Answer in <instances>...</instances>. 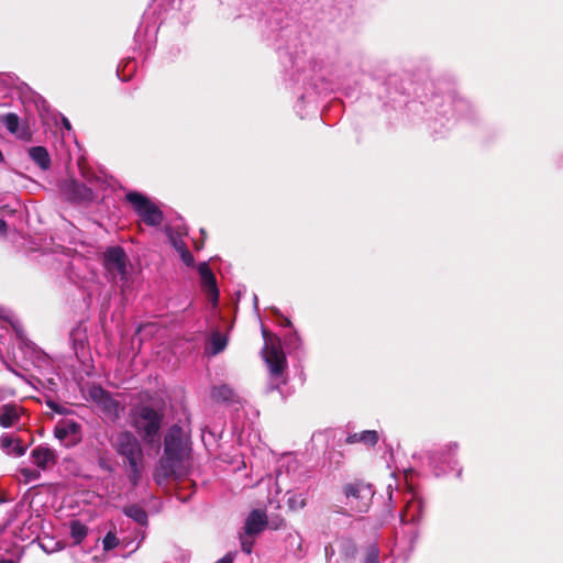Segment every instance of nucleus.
I'll return each instance as SVG.
<instances>
[{
    "mask_svg": "<svg viewBox=\"0 0 563 563\" xmlns=\"http://www.w3.org/2000/svg\"><path fill=\"white\" fill-rule=\"evenodd\" d=\"M1 122L4 124L7 130L16 137L21 140H27L30 137L29 129L20 124V119L15 113H8L3 115Z\"/></svg>",
    "mask_w": 563,
    "mask_h": 563,
    "instance_id": "obj_16",
    "label": "nucleus"
},
{
    "mask_svg": "<svg viewBox=\"0 0 563 563\" xmlns=\"http://www.w3.org/2000/svg\"><path fill=\"white\" fill-rule=\"evenodd\" d=\"M21 474L26 481H33L40 477V473L37 471L27 467L21 468Z\"/></svg>",
    "mask_w": 563,
    "mask_h": 563,
    "instance_id": "obj_30",
    "label": "nucleus"
},
{
    "mask_svg": "<svg viewBox=\"0 0 563 563\" xmlns=\"http://www.w3.org/2000/svg\"><path fill=\"white\" fill-rule=\"evenodd\" d=\"M187 456V444L183 429L178 426L169 428L164 441V454L161 457L155 471V482L162 485L172 477L185 475V459Z\"/></svg>",
    "mask_w": 563,
    "mask_h": 563,
    "instance_id": "obj_1",
    "label": "nucleus"
},
{
    "mask_svg": "<svg viewBox=\"0 0 563 563\" xmlns=\"http://www.w3.org/2000/svg\"><path fill=\"white\" fill-rule=\"evenodd\" d=\"M262 333L265 339V346L263 349L264 360L268 365L272 377L278 379L287 366L286 356L279 345L273 342L272 339H268L266 329L263 328Z\"/></svg>",
    "mask_w": 563,
    "mask_h": 563,
    "instance_id": "obj_6",
    "label": "nucleus"
},
{
    "mask_svg": "<svg viewBox=\"0 0 563 563\" xmlns=\"http://www.w3.org/2000/svg\"><path fill=\"white\" fill-rule=\"evenodd\" d=\"M198 273L200 275L201 285L207 294L209 300L216 305L219 299V291L217 287V282L213 273L211 272L209 265L207 263H201L198 266Z\"/></svg>",
    "mask_w": 563,
    "mask_h": 563,
    "instance_id": "obj_11",
    "label": "nucleus"
},
{
    "mask_svg": "<svg viewBox=\"0 0 563 563\" xmlns=\"http://www.w3.org/2000/svg\"><path fill=\"white\" fill-rule=\"evenodd\" d=\"M90 396L110 419H117L121 416L123 407L101 387H93L90 390Z\"/></svg>",
    "mask_w": 563,
    "mask_h": 563,
    "instance_id": "obj_9",
    "label": "nucleus"
},
{
    "mask_svg": "<svg viewBox=\"0 0 563 563\" xmlns=\"http://www.w3.org/2000/svg\"><path fill=\"white\" fill-rule=\"evenodd\" d=\"M234 555L232 553L225 554L223 558L219 559L216 563H233Z\"/></svg>",
    "mask_w": 563,
    "mask_h": 563,
    "instance_id": "obj_31",
    "label": "nucleus"
},
{
    "mask_svg": "<svg viewBox=\"0 0 563 563\" xmlns=\"http://www.w3.org/2000/svg\"><path fill=\"white\" fill-rule=\"evenodd\" d=\"M346 442H347V443H356V442H361L360 433H353V434H350V435L346 438Z\"/></svg>",
    "mask_w": 563,
    "mask_h": 563,
    "instance_id": "obj_32",
    "label": "nucleus"
},
{
    "mask_svg": "<svg viewBox=\"0 0 563 563\" xmlns=\"http://www.w3.org/2000/svg\"><path fill=\"white\" fill-rule=\"evenodd\" d=\"M0 563H13L12 560H0Z\"/></svg>",
    "mask_w": 563,
    "mask_h": 563,
    "instance_id": "obj_39",
    "label": "nucleus"
},
{
    "mask_svg": "<svg viewBox=\"0 0 563 563\" xmlns=\"http://www.w3.org/2000/svg\"><path fill=\"white\" fill-rule=\"evenodd\" d=\"M119 545V539L117 538L115 533L112 531H109L103 540H102V547L104 551L113 550Z\"/></svg>",
    "mask_w": 563,
    "mask_h": 563,
    "instance_id": "obj_25",
    "label": "nucleus"
},
{
    "mask_svg": "<svg viewBox=\"0 0 563 563\" xmlns=\"http://www.w3.org/2000/svg\"><path fill=\"white\" fill-rule=\"evenodd\" d=\"M287 506L290 510L297 511L306 507L307 497L303 493L288 492Z\"/></svg>",
    "mask_w": 563,
    "mask_h": 563,
    "instance_id": "obj_22",
    "label": "nucleus"
},
{
    "mask_svg": "<svg viewBox=\"0 0 563 563\" xmlns=\"http://www.w3.org/2000/svg\"><path fill=\"white\" fill-rule=\"evenodd\" d=\"M123 512L139 525H146L147 522L146 511L137 505H131L125 507Z\"/></svg>",
    "mask_w": 563,
    "mask_h": 563,
    "instance_id": "obj_21",
    "label": "nucleus"
},
{
    "mask_svg": "<svg viewBox=\"0 0 563 563\" xmlns=\"http://www.w3.org/2000/svg\"><path fill=\"white\" fill-rule=\"evenodd\" d=\"M54 435L66 448H71L81 441V426L74 419H62L54 428Z\"/></svg>",
    "mask_w": 563,
    "mask_h": 563,
    "instance_id": "obj_8",
    "label": "nucleus"
},
{
    "mask_svg": "<svg viewBox=\"0 0 563 563\" xmlns=\"http://www.w3.org/2000/svg\"><path fill=\"white\" fill-rule=\"evenodd\" d=\"M69 529L75 544H80L88 534V527L79 520L70 521Z\"/></svg>",
    "mask_w": 563,
    "mask_h": 563,
    "instance_id": "obj_19",
    "label": "nucleus"
},
{
    "mask_svg": "<svg viewBox=\"0 0 563 563\" xmlns=\"http://www.w3.org/2000/svg\"><path fill=\"white\" fill-rule=\"evenodd\" d=\"M32 161L43 170H47L51 166V157L47 150L43 146H34L29 150Z\"/></svg>",
    "mask_w": 563,
    "mask_h": 563,
    "instance_id": "obj_17",
    "label": "nucleus"
},
{
    "mask_svg": "<svg viewBox=\"0 0 563 563\" xmlns=\"http://www.w3.org/2000/svg\"><path fill=\"white\" fill-rule=\"evenodd\" d=\"M420 503L419 501H409L408 505H407V509L406 511L401 515V520L404 522H407V521H417L419 520V515L418 514H410L411 509L413 508H417L418 510L420 509Z\"/></svg>",
    "mask_w": 563,
    "mask_h": 563,
    "instance_id": "obj_24",
    "label": "nucleus"
},
{
    "mask_svg": "<svg viewBox=\"0 0 563 563\" xmlns=\"http://www.w3.org/2000/svg\"><path fill=\"white\" fill-rule=\"evenodd\" d=\"M183 262L187 265V266H192L194 263H195V260H194V256L191 255V253L188 251L187 246L185 249H183L181 251L178 252Z\"/></svg>",
    "mask_w": 563,
    "mask_h": 563,
    "instance_id": "obj_29",
    "label": "nucleus"
},
{
    "mask_svg": "<svg viewBox=\"0 0 563 563\" xmlns=\"http://www.w3.org/2000/svg\"><path fill=\"white\" fill-rule=\"evenodd\" d=\"M5 232H7V223H5V221L0 219V235L5 234Z\"/></svg>",
    "mask_w": 563,
    "mask_h": 563,
    "instance_id": "obj_35",
    "label": "nucleus"
},
{
    "mask_svg": "<svg viewBox=\"0 0 563 563\" xmlns=\"http://www.w3.org/2000/svg\"><path fill=\"white\" fill-rule=\"evenodd\" d=\"M64 194L75 201H90L93 199L92 190L77 180H69L64 185Z\"/></svg>",
    "mask_w": 563,
    "mask_h": 563,
    "instance_id": "obj_14",
    "label": "nucleus"
},
{
    "mask_svg": "<svg viewBox=\"0 0 563 563\" xmlns=\"http://www.w3.org/2000/svg\"><path fill=\"white\" fill-rule=\"evenodd\" d=\"M125 199L145 224L150 227L162 224L163 212L148 197L137 191H130L125 195Z\"/></svg>",
    "mask_w": 563,
    "mask_h": 563,
    "instance_id": "obj_4",
    "label": "nucleus"
},
{
    "mask_svg": "<svg viewBox=\"0 0 563 563\" xmlns=\"http://www.w3.org/2000/svg\"><path fill=\"white\" fill-rule=\"evenodd\" d=\"M0 448L5 454L15 457H20L26 452V448L21 443L20 439L9 433H4L0 437Z\"/></svg>",
    "mask_w": 563,
    "mask_h": 563,
    "instance_id": "obj_15",
    "label": "nucleus"
},
{
    "mask_svg": "<svg viewBox=\"0 0 563 563\" xmlns=\"http://www.w3.org/2000/svg\"><path fill=\"white\" fill-rule=\"evenodd\" d=\"M364 563H379V550L375 545H371L365 555Z\"/></svg>",
    "mask_w": 563,
    "mask_h": 563,
    "instance_id": "obj_27",
    "label": "nucleus"
},
{
    "mask_svg": "<svg viewBox=\"0 0 563 563\" xmlns=\"http://www.w3.org/2000/svg\"><path fill=\"white\" fill-rule=\"evenodd\" d=\"M115 452L125 457L130 467V481L135 486L142 476L143 451L139 440L129 431L119 432L112 439Z\"/></svg>",
    "mask_w": 563,
    "mask_h": 563,
    "instance_id": "obj_2",
    "label": "nucleus"
},
{
    "mask_svg": "<svg viewBox=\"0 0 563 563\" xmlns=\"http://www.w3.org/2000/svg\"><path fill=\"white\" fill-rule=\"evenodd\" d=\"M349 505L354 507L357 511H365L372 496L369 486L363 484H349L344 487Z\"/></svg>",
    "mask_w": 563,
    "mask_h": 563,
    "instance_id": "obj_10",
    "label": "nucleus"
},
{
    "mask_svg": "<svg viewBox=\"0 0 563 563\" xmlns=\"http://www.w3.org/2000/svg\"><path fill=\"white\" fill-rule=\"evenodd\" d=\"M227 344H228V338L224 334H222L218 331H214L211 334V338H210L211 354H213V355L219 354L220 352H222L225 349Z\"/></svg>",
    "mask_w": 563,
    "mask_h": 563,
    "instance_id": "obj_23",
    "label": "nucleus"
},
{
    "mask_svg": "<svg viewBox=\"0 0 563 563\" xmlns=\"http://www.w3.org/2000/svg\"><path fill=\"white\" fill-rule=\"evenodd\" d=\"M163 415L150 406L137 408L134 426L145 441L154 442L161 429Z\"/></svg>",
    "mask_w": 563,
    "mask_h": 563,
    "instance_id": "obj_5",
    "label": "nucleus"
},
{
    "mask_svg": "<svg viewBox=\"0 0 563 563\" xmlns=\"http://www.w3.org/2000/svg\"><path fill=\"white\" fill-rule=\"evenodd\" d=\"M268 523L265 510L254 509L244 520L242 530L239 532L241 549L244 553L251 554L255 538L264 531Z\"/></svg>",
    "mask_w": 563,
    "mask_h": 563,
    "instance_id": "obj_3",
    "label": "nucleus"
},
{
    "mask_svg": "<svg viewBox=\"0 0 563 563\" xmlns=\"http://www.w3.org/2000/svg\"><path fill=\"white\" fill-rule=\"evenodd\" d=\"M13 393L7 390V389H3V388H0V401H3L4 399H7L9 396H12Z\"/></svg>",
    "mask_w": 563,
    "mask_h": 563,
    "instance_id": "obj_34",
    "label": "nucleus"
},
{
    "mask_svg": "<svg viewBox=\"0 0 563 563\" xmlns=\"http://www.w3.org/2000/svg\"><path fill=\"white\" fill-rule=\"evenodd\" d=\"M361 442H364L369 445H375L378 441V434L374 430H366L360 432Z\"/></svg>",
    "mask_w": 563,
    "mask_h": 563,
    "instance_id": "obj_26",
    "label": "nucleus"
},
{
    "mask_svg": "<svg viewBox=\"0 0 563 563\" xmlns=\"http://www.w3.org/2000/svg\"><path fill=\"white\" fill-rule=\"evenodd\" d=\"M47 406H48L52 410H54V411H56V412H58V413H63L62 407H60L59 405H57L56 402H54V401H47Z\"/></svg>",
    "mask_w": 563,
    "mask_h": 563,
    "instance_id": "obj_33",
    "label": "nucleus"
},
{
    "mask_svg": "<svg viewBox=\"0 0 563 563\" xmlns=\"http://www.w3.org/2000/svg\"><path fill=\"white\" fill-rule=\"evenodd\" d=\"M128 257L124 250L113 246L103 253V266L112 278L119 277L122 282L128 280Z\"/></svg>",
    "mask_w": 563,
    "mask_h": 563,
    "instance_id": "obj_7",
    "label": "nucleus"
},
{
    "mask_svg": "<svg viewBox=\"0 0 563 563\" xmlns=\"http://www.w3.org/2000/svg\"><path fill=\"white\" fill-rule=\"evenodd\" d=\"M202 244H203L202 242L201 243L196 242L195 243L196 250H200L202 247Z\"/></svg>",
    "mask_w": 563,
    "mask_h": 563,
    "instance_id": "obj_38",
    "label": "nucleus"
},
{
    "mask_svg": "<svg viewBox=\"0 0 563 563\" xmlns=\"http://www.w3.org/2000/svg\"><path fill=\"white\" fill-rule=\"evenodd\" d=\"M211 398L218 402H231L235 399V393L230 386L222 384L212 387Z\"/></svg>",
    "mask_w": 563,
    "mask_h": 563,
    "instance_id": "obj_18",
    "label": "nucleus"
},
{
    "mask_svg": "<svg viewBox=\"0 0 563 563\" xmlns=\"http://www.w3.org/2000/svg\"><path fill=\"white\" fill-rule=\"evenodd\" d=\"M283 325L285 327H290L291 325V322L289 319L285 318L284 321H283Z\"/></svg>",
    "mask_w": 563,
    "mask_h": 563,
    "instance_id": "obj_37",
    "label": "nucleus"
},
{
    "mask_svg": "<svg viewBox=\"0 0 563 563\" xmlns=\"http://www.w3.org/2000/svg\"><path fill=\"white\" fill-rule=\"evenodd\" d=\"M32 462L41 470L53 467L57 463L55 450L47 445H38L31 452Z\"/></svg>",
    "mask_w": 563,
    "mask_h": 563,
    "instance_id": "obj_12",
    "label": "nucleus"
},
{
    "mask_svg": "<svg viewBox=\"0 0 563 563\" xmlns=\"http://www.w3.org/2000/svg\"><path fill=\"white\" fill-rule=\"evenodd\" d=\"M0 317L8 320L12 327L14 328L16 334L19 335V338L22 339V330L20 328V324L18 321H14L10 316H9V312L5 311L4 309H0Z\"/></svg>",
    "mask_w": 563,
    "mask_h": 563,
    "instance_id": "obj_28",
    "label": "nucleus"
},
{
    "mask_svg": "<svg viewBox=\"0 0 563 563\" xmlns=\"http://www.w3.org/2000/svg\"><path fill=\"white\" fill-rule=\"evenodd\" d=\"M63 125L66 130L70 131L71 126H70V122L68 121V119L63 118Z\"/></svg>",
    "mask_w": 563,
    "mask_h": 563,
    "instance_id": "obj_36",
    "label": "nucleus"
},
{
    "mask_svg": "<svg viewBox=\"0 0 563 563\" xmlns=\"http://www.w3.org/2000/svg\"><path fill=\"white\" fill-rule=\"evenodd\" d=\"M166 234L169 239V242L172 243V245L175 247V250L177 252H179L186 247V243L183 240V236L186 234V232H184L180 229H174V228L167 227Z\"/></svg>",
    "mask_w": 563,
    "mask_h": 563,
    "instance_id": "obj_20",
    "label": "nucleus"
},
{
    "mask_svg": "<svg viewBox=\"0 0 563 563\" xmlns=\"http://www.w3.org/2000/svg\"><path fill=\"white\" fill-rule=\"evenodd\" d=\"M24 415V408L16 404H7L0 407V426L12 428L20 424Z\"/></svg>",
    "mask_w": 563,
    "mask_h": 563,
    "instance_id": "obj_13",
    "label": "nucleus"
},
{
    "mask_svg": "<svg viewBox=\"0 0 563 563\" xmlns=\"http://www.w3.org/2000/svg\"><path fill=\"white\" fill-rule=\"evenodd\" d=\"M48 383H49L51 385H55V383L53 382V379H49V380H48Z\"/></svg>",
    "mask_w": 563,
    "mask_h": 563,
    "instance_id": "obj_40",
    "label": "nucleus"
}]
</instances>
